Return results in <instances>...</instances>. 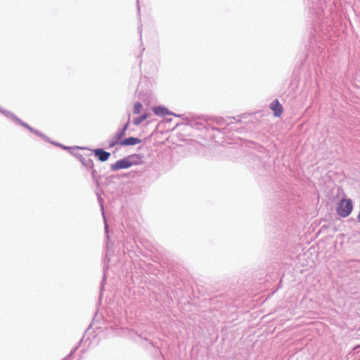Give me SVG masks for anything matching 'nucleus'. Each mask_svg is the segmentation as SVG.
<instances>
[{"label":"nucleus","instance_id":"obj_2","mask_svg":"<svg viewBox=\"0 0 360 360\" xmlns=\"http://www.w3.org/2000/svg\"><path fill=\"white\" fill-rule=\"evenodd\" d=\"M269 108L273 111L275 117H279L283 114V108L278 99L273 101L270 104Z\"/></svg>","mask_w":360,"mask_h":360},{"label":"nucleus","instance_id":"obj_5","mask_svg":"<svg viewBox=\"0 0 360 360\" xmlns=\"http://www.w3.org/2000/svg\"><path fill=\"white\" fill-rule=\"evenodd\" d=\"M131 165V164L129 162H128L127 160H122L117 161L113 165L112 169L115 170L125 169L129 167Z\"/></svg>","mask_w":360,"mask_h":360},{"label":"nucleus","instance_id":"obj_1","mask_svg":"<svg viewBox=\"0 0 360 360\" xmlns=\"http://www.w3.org/2000/svg\"><path fill=\"white\" fill-rule=\"evenodd\" d=\"M353 210L352 202L350 199H342L340 202L337 212L342 217L349 216Z\"/></svg>","mask_w":360,"mask_h":360},{"label":"nucleus","instance_id":"obj_3","mask_svg":"<svg viewBox=\"0 0 360 360\" xmlns=\"http://www.w3.org/2000/svg\"><path fill=\"white\" fill-rule=\"evenodd\" d=\"M95 156H96L100 161L104 162L108 160L110 153L103 150V149H96L94 150Z\"/></svg>","mask_w":360,"mask_h":360},{"label":"nucleus","instance_id":"obj_6","mask_svg":"<svg viewBox=\"0 0 360 360\" xmlns=\"http://www.w3.org/2000/svg\"><path fill=\"white\" fill-rule=\"evenodd\" d=\"M141 140L138 138L129 137L122 140L120 142V145L122 146H134L138 143H140Z\"/></svg>","mask_w":360,"mask_h":360},{"label":"nucleus","instance_id":"obj_7","mask_svg":"<svg viewBox=\"0 0 360 360\" xmlns=\"http://www.w3.org/2000/svg\"><path fill=\"white\" fill-rule=\"evenodd\" d=\"M123 135H124L123 131L116 134L110 142V147H113L114 146H115L116 144H118V143L120 144V142L122 141V138Z\"/></svg>","mask_w":360,"mask_h":360},{"label":"nucleus","instance_id":"obj_9","mask_svg":"<svg viewBox=\"0 0 360 360\" xmlns=\"http://www.w3.org/2000/svg\"><path fill=\"white\" fill-rule=\"evenodd\" d=\"M143 106L142 104L139 102L135 103L134 105L133 112L134 114H139L142 110Z\"/></svg>","mask_w":360,"mask_h":360},{"label":"nucleus","instance_id":"obj_8","mask_svg":"<svg viewBox=\"0 0 360 360\" xmlns=\"http://www.w3.org/2000/svg\"><path fill=\"white\" fill-rule=\"evenodd\" d=\"M148 117V114H143L141 116L136 118L134 120L133 122L135 125L140 124L142 122H143L145 120H146Z\"/></svg>","mask_w":360,"mask_h":360},{"label":"nucleus","instance_id":"obj_4","mask_svg":"<svg viewBox=\"0 0 360 360\" xmlns=\"http://www.w3.org/2000/svg\"><path fill=\"white\" fill-rule=\"evenodd\" d=\"M153 112L158 116H165L169 115H173L167 108L162 106H155L153 108ZM174 115H175L174 114Z\"/></svg>","mask_w":360,"mask_h":360}]
</instances>
